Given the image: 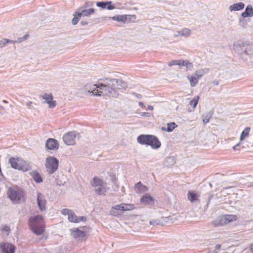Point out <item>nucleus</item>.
Returning <instances> with one entry per match:
<instances>
[{"mask_svg": "<svg viewBox=\"0 0 253 253\" xmlns=\"http://www.w3.org/2000/svg\"><path fill=\"white\" fill-rule=\"evenodd\" d=\"M91 92L94 95L116 97L118 90H125L127 83L122 79L114 78L99 79Z\"/></svg>", "mask_w": 253, "mask_h": 253, "instance_id": "1", "label": "nucleus"}, {"mask_svg": "<svg viewBox=\"0 0 253 253\" xmlns=\"http://www.w3.org/2000/svg\"><path fill=\"white\" fill-rule=\"evenodd\" d=\"M29 224L31 230L37 235H42L45 230V223L42 217L37 215L29 219Z\"/></svg>", "mask_w": 253, "mask_h": 253, "instance_id": "2", "label": "nucleus"}, {"mask_svg": "<svg viewBox=\"0 0 253 253\" xmlns=\"http://www.w3.org/2000/svg\"><path fill=\"white\" fill-rule=\"evenodd\" d=\"M137 141L138 143L150 146L154 149L160 148L161 145L158 138L152 135L141 134L137 137Z\"/></svg>", "mask_w": 253, "mask_h": 253, "instance_id": "3", "label": "nucleus"}, {"mask_svg": "<svg viewBox=\"0 0 253 253\" xmlns=\"http://www.w3.org/2000/svg\"><path fill=\"white\" fill-rule=\"evenodd\" d=\"M7 195L12 201L16 203L25 200L23 190L16 186L9 188L7 191Z\"/></svg>", "mask_w": 253, "mask_h": 253, "instance_id": "4", "label": "nucleus"}, {"mask_svg": "<svg viewBox=\"0 0 253 253\" xmlns=\"http://www.w3.org/2000/svg\"><path fill=\"white\" fill-rule=\"evenodd\" d=\"M9 163L10 164L11 167L15 169L27 171L30 169V165L25 161L19 157L10 158L9 160Z\"/></svg>", "mask_w": 253, "mask_h": 253, "instance_id": "5", "label": "nucleus"}, {"mask_svg": "<svg viewBox=\"0 0 253 253\" xmlns=\"http://www.w3.org/2000/svg\"><path fill=\"white\" fill-rule=\"evenodd\" d=\"M61 212L63 215H68V220L72 223H78L81 222H85L86 220L85 216H77L72 210L69 209H63Z\"/></svg>", "mask_w": 253, "mask_h": 253, "instance_id": "6", "label": "nucleus"}, {"mask_svg": "<svg viewBox=\"0 0 253 253\" xmlns=\"http://www.w3.org/2000/svg\"><path fill=\"white\" fill-rule=\"evenodd\" d=\"M59 161L54 157H48L45 161V168L47 171L50 173H53L58 168Z\"/></svg>", "mask_w": 253, "mask_h": 253, "instance_id": "7", "label": "nucleus"}, {"mask_svg": "<svg viewBox=\"0 0 253 253\" xmlns=\"http://www.w3.org/2000/svg\"><path fill=\"white\" fill-rule=\"evenodd\" d=\"M85 229H88L86 226L80 228H72L70 230L71 236L76 240H83L86 237L87 231Z\"/></svg>", "mask_w": 253, "mask_h": 253, "instance_id": "8", "label": "nucleus"}, {"mask_svg": "<svg viewBox=\"0 0 253 253\" xmlns=\"http://www.w3.org/2000/svg\"><path fill=\"white\" fill-rule=\"evenodd\" d=\"M1 253H14L16 250L15 246L9 243H1L0 244Z\"/></svg>", "mask_w": 253, "mask_h": 253, "instance_id": "9", "label": "nucleus"}, {"mask_svg": "<svg viewBox=\"0 0 253 253\" xmlns=\"http://www.w3.org/2000/svg\"><path fill=\"white\" fill-rule=\"evenodd\" d=\"M76 137V134L74 132H69L63 136V138L67 145H71L75 144Z\"/></svg>", "mask_w": 253, "mask_h": 253, "instance_id": "10", "label": "nucleus"}, {"mask_svg": "<svg viewBox=\"0 0 253 253\" xmlns=\"http://www.w3.org/2000/svg\"><path fill=\"white\" fill-rule=\"evenodd\" d=\"M203 74L200 71H197L195 73L194 75L188 76L190 85L191 86H195L198 84V80L202 77Z\"/></svg>", "mask_w": 253, "mask_h": 253, "instance_id": "11", "label": "nucleus"}, {"mask_svg": "<svg viewBox=\"0 0 253 253\" xmlns=\"http://www.w3.org/2000/svg\"><path fill=\"white\" fill-rule=\"evenodd\" d=\"M227 223L228 222L225 215L218 217L211 222V224L214 227L221 226Z\"/></svg>", "mask_w": 253, "mask_h": 253, "instance_id": "12", "label": "nucleus"}, {"mask_svg": "<svg viewBox=\"0 0 253 253\" xmlns=\"http://www.w3.org/2000/svg\"><path fill=\"white\" fill-rule=\"evenodd\" d=\"M45 146L49 150H57L59 147V143L56 139L49 138L46 141Z\"/></svg>", "mask_w": 253, "mask_h": 253, "instance_id": "13", "label": "nucleus"}, {"mask_svg": "<svg viewBox=\"0 0 253 253\" xmlns=\"http://www.w3.org/2000/svg\"><path fill=\"white\" fill-rule=\"evenodd\" d=\"M123 208L121 204L113 206L110 210V214L115 216L122 214L124 212Z\"/></svg>", "mask_w": 253, "mask_h": 253, "instance_id": "14", "label": "nucleus"}, {"mask_svg": "<svg viewBox=\"0 0 253 253\" xmlns=\"http://www.w3.org/2000/svg\"><path fill=\"white\" fill-rule=\"evenodd\" d=\"M37 201L40 210L42 211H45L46 210V201L43 195L40 193L38 194Z\"/></svg>", "mask_w": 253, "mask_h": 253, "instance_id": "15", "label": "nucleus"}, {"mask_svg": "<svg viewBox=\"0 0 253 253\" xmlns=\"http://www.w3.org/2000/svg\"><path fill=\"white\" fill-rule=\"evenodd\" d=\"M42 98L45 100L46 102L48 104L49 108H52L56 106V102L55 100H53V96L51 94L44 93L42 96Z\"/></svg>", "mask_w": 253, "mask_h": 253, "instance_id": "16", "label": "nucleus"}, {"mask_svg": "<svg viewBox=\"0 0 253 253\" xmlns=\"http://www.w3.org/2000/svg\"><path fill=\"white\" fill-rule=\"evenodd\" d=\"M140 203L145 205L154 203V199L149 194H144L140 199Z\"/></svg>", "mask_w": 253, "mask_h": 253, "instance_id": "17", "label": "nucleus"}, {"mask_svg": "<svg viewBox=\"0 0 253 253\" xmlns=\"http://www.w3.org/2000/svg\"><path fill=\"white\" fill-rule=\"evenodd\" d=\"M112 2L111 1L103 2L100 1L96 3V5L98 7H101L102 8H107L108 10H112L114 9L115 7L113 5L111 4Z\"/></svg>", "mask_w": 253, "mask_h": 253, "instance_id": "18", "label": "nucleus"}, {"mask_svg": "<svg viewBox=\"0 0 253 253\" xmlns=\"http://www.w3.org/2000/svg\"><path fill=\"white\" fill-rule=\"evenodd\" d=\"M242 16L245 18L253 16V9L251 5H248L245 11L242 13Z\"/></svg>", "mask_w": 253, "mask_h": 253, "instance_id": "19", "label": "nucleus"}, {"mask_svg": "<svg viewBox=\"0 0 253 253\" xmlns=\"http://www.w3.org/2000/svg\"><path fill=\"white\" fill-rule=\"evenodd\" d=\"M135 188L136 192L139 193L145 192L148 190L147 187L146 186L143 185L141 182H139L136 184L135 185Z\"/></svg>", "mask_w": 253, "mask_h": 253, "instance_id": "20", "label": "nucleus"}, {"mask_svg": "<svg viewBox=\"0 0 253 253\" xmlns=\"http://www.w3.org/2000/svg\"><path fill=\"white\" fill-rule=\"evenodd\" d=\"M91 185L94 187H97L99 186H102L105 185V183L103 182V180L97 176H95L93 178V181Z\"/></svg>", "mask_w": 253, "mask_h": 253, "instance_id": "21", "label": "nucleus"}, {"mask_svg": "<svg viewBox=\"0 0 253 253\" xmlns=\"http://www.w3.org/2000/svg\"><path fill=\"white\" fill-rule=\"evenodd\" d=\"M245 4L243 2H239L237 3H234L233 5L230 6V10L231 11H237L240 10L244 8Z\"/></svg>", "mask_w": 253, "mask_h": 253, "instance_id": "22", "label": "nucleus"}, {"mask_svg": "<svg viewBox=\"0 0 253 253\" xmlns=\"http://www.w3.org/2000/svg\"><path fill=\"white\" fill-rule=\"evenodd\" d=\"M199 196L197 193L193 191H189L187 193V198L191 203L197 201L198 199Z\"/></svg>", "mask_w": 253, "mask_h": 253, "instance_id": "23", "label": "nucleus"}, {"mask_svg": "<svg viewBox=\"0 0 253 253\" xmlns=\"http://www.w3.org/2000/svg\"><path fill=\"white\" fill-rule=\"evenodd\" d=\"M121 204L122 207H123V209L124 211L133 210L135 208V205L132 204L122 203Z\"/></svg>", "mask_w": 253, "mask_h": 253, "instance_id": "24", "label": "nucleus"}, {"mask_svg": "<svg viewBox=\"0 0 253 253\" xmlns=\"http://www.w3.org/2000/svg\"><path fill=\"white\" fill-rule=\"evenodd\" d=\"M80 13V15L83 16H87L90 15L94 13V9L93 8H89L82 11Z\"/></svg>", "mask_w": 253, "mask_h": 253, "instance_id": "25", "label": "nucleus"}, {"mask_svg": "<svg viewBox=\"0 0 253 253\" xmlns=\"http://www.w3.org/2000/svg\"><path fill=\"white\" fill-rule=\"evenodd\" d=\"M250 129V127H247L244 129L240 135V139L241 141L244 140L246 137L249 136Z\"/></svg>", "mask_w": 253, "mask_h": 253, "instance_id": "26", "label": "nucleus"}, {"mask_svg": "<svg viewBox=\"0 0 253 253\" xmlns=\"http://www.w3.org/2000/svg\"><path fill=\"white\" fill-rule=\"evenodd\" d=\"M112 19L115 21H122L123 23H125L127 19V17L126 15H119L113 16L112 17Z\"/></svg>", "mask_w": 253, "mask_h": 253, "instance_id": "27", "label": "nucleus"}, {"mask_svg": "<svg viewBox=\"0 0 253 253\" xmlns=\"http://www.w3.org/2000/svg\"><path fill=\"white\" fill-rule=\"evenodd\" d=\"M32 177H33L34 180L38 183L41 182L42 181V179L41 176L40 175V174L39 173H38L37 172H33Z\"/></svg>", "mask_w": 253, "mask_h": 253, "instance_id": "28", "label": "nucleus"}, {"mask_svg": "<svg viewBox=\"0 0 253 253\" xmlns=\"http://www.w3.org/2000/svg\"><path fill=\"white\" fill-rule=\"evenodd\" d=\"M96 192L99 195L105 194L106 192V188L105 187V185L97 187V188L95 189Z\"/></svg>", "mask_w": 253, "mask_h": 253, "instance_id": "29", "label": "nucleus"}, {"mask_svg": "<svg viewBox=\"0 0 253 253\" xmlns=\"http://www.w3.org/2000/svg\"><path fill=\"white\" fill-rule=\"evenodd\" d=\"M225 215L226 216L228 223L232 221H236L238 219V217L236 215L226 214Z\"/></svg>", "mask_w": 253, "mask_h": 253, "instance_id": "30", "label": "nucleus"}, {"mask_svg": "<svg viewBox=\"0 0 253 253\" xmlns=\"http://www.w3.org/2000/svg\"><path fill=\"white\" fill-rule=\"evenodd\" d=\"M177 126V125L174 122L168 123L167 124V131L168 132L172 131Z\"/></svg>", "mask_w": 253, "mask_h": 253, "instance_id": "31", "label": "nucleus"}, {"mask_svg": "<svg viewBox=\"0 0 253 253\" xmlns=\"http://www.w3.org/2000/svg\"><path fill=\"white\" fill-rule=\"evenodd\" d=\"M179 36L188 37L190 35V30L188 29H184L181 31L178 32Z\"/></svg>", "mask_w": 253, "mask_h": 253, "instance_id": "32", "label": "nucleus"}, {"mask_svg": "<svg viewBox=\"0 0 253 253\" xmlns=\"http://www.w3.org/2000/svg\"><path fill=\"white\" fill-rule=\"evenodd\" d=\"M15 41H10L6 39H4L1 41H0V48H2L4 46H5L7 43H15Z\"/></svg>", "mask_w": 253, "mask_h": 253, "instance_id": "33", "label": "nucleus"}, {"mask_svg": "<svg viewBox=\"0 0 253 253\" xmlns=\"http://www.w3.org/2000/svg\"><path fill=\"white\" fill-rule=\"evenodd\" d=\"M182 63H183V62H182V60H173L170 61L168 63V65L169 67H171V66H174V65H176L180 66V65H181Z\"/></svg>", "mask_w": 253, "mask_h": 253, "instance_id": "34", "label": "nucleus"}, {"mask_svg": "<svg viewBox=\"0 0 253 253\" xmlns=\"http://www.w3.org/2000/svg\"><path fill=\"white\" fill-rule=\"evenodd\" d=\"M81 16H82L81 15H80L79 12V13L76 12V14L74 15V17L72 19L73 24H74V25L77 24L78 23Z\"/></svg>", "mask_w": 253, "mask_h": 253, "instance_id": "35", "label": "nucleus"}, {"mask_svg": "<svg viewBox=\"0 0 253 253\" xmlns=\"http://www.w3.org/2000/svg\"><path fill=\"white\" fill-rule=\"evenodd\" d=\"M199 99V97L197 96L195 98H194L193 99H192L190 102L189 104L191 106H193V108H194L197 105L198 101Z\"/></svg>", "mask_w": 253, "mask_h": 253, "instance_id": "36", "label": "nucleus"}, {"mask_svg": "<svg viewBox=\"0 0 253 253\" xmlns=\"http://www.w3.org/2000/svg\"><path fill=\"white\" fill-rule=\"evenodd\" d=\"M182 62H183V63H182L181 65L185 66L187 68H190V67H192V66H193L192 63L189 62L187 60L184 61V60H182Z\"/></svg>", "mask_w": 253, "mask_h": 253, "instance_id": "37", "label": "nucleus"}, {"mask_svg": "<svg viewBox=\"0 0 253 253\" xmlns=\"http://www.w3.org/2000/svg\"><path fill=\"white\" fill-rule=\"evenodd\" d=\"M1 231L2 232H6L7 233V234L8 235L10 232V228L9 227L7 226H4L2 229H1Z\"/></svg>", "mask_w": 253, "mask_h": 253, "instance_id": "38", "label": "nucleus"}, {"mask_svg": "<svg viewBox=\"0 0 253 253\" xmlns=\"http://www.w3.org/2000/svg\"><path fill=\"white\" fill-rule=\"evenodd\" d=\"M29 35L28 34L25 35L24 36H23L22 38L20 39V42H22L23 41H25L27 40V39L29 37Z\"/></svg>", "mask_w": 253, "mask_h": 253, "instance_id": "39", "label": "nucleus"}, {"mask_svg": "<svg viewBox=\"0 0 253 253\" xmlns=\"http://www.w3.org/2000/svg\"><path fill=\"white\" fill-rule=\"evenodd\" d=\"M149 223L151 225H155L156 224H157L156 221L155 220L150 221Z\"/></svg>", "mask_w": 253, "mask_h": 253, "instance_id": "40", "label": "nucleus"}, {"mask_svg": "<svg viewBox=\"0 0 253 253\" xmlns=\"http://www.w3.org/2000/svg\"><path fill=\"white\" fill-rule=\"evenodd\" d=\"M203 122L205 124L208 123L209 122V119H208V118L203 119Z\"/></svg>", "mask_w": 253, "mask_h": 253, "instance_id": "41", "label": "nucleus"}, {"mask_svg": "<svg viewBox=\"0 0 253 253\" xmlns=\"http://www.w3.org/2000/svg\"><path fill=\"white\" fill-rule=\"evenodd\" d=\"M139 105L140 106H141L142 108L145 107V106L144 105V103L142 102H139Z\"/></svg>", "mask_w": 253, "mask_h": 253, "instance_id": "42", "label": "nucleus"}, {"mask_svg": "<svg viewBox=\"0 0 253 253\" xmlns=\"http://www.w3.org/2000/svg\"><path fill=\"white\" fill-rule=\"evenodd\" d=\"M215 248L216 250H219L221 248V245L219 244L216 245Z\"/></svg>", "mask_w": 253, "mask_h": 253, "instance_id": "43", "label": "nucleus"}, {"mask_svg": "<svg viewBox=\"0 0 253 253\" xmlns=\"http://www.w3.org/2000/svg\"><path fill=\"white\" fill-rule=\"evenodd\" d=\"M148 109L149 110L152 111V110H153L154 108H153V107L152 106L149 105V106H148Z\"/></svg>", "mask_w": 253, "mask_h": 253, "instance_id": "44", "label": "nucleus"}, {"mask_svg": "<svg viewBox=\"0 0 253 253\" xmlns=\"http://www.w3.org/2000/svg\"><path fill=\"white\" fill-rule=\"evenodd\" d=\"M250 251L253 253V244H252L250 247Z\"/></svg>", "mask_w": 253, "mask_h": 253, "instance_id": "45", "label": "nucleus"}, {"mask_svg": "<svg viewBox=\"0 0 253 253\" xmlns=\"http://www.w3.org/2000/svg\"><path fill=\"white\" fill-rule=\"evenodd\" d=\"M239 145V144H236V145H235L233 147V149L234 150H236V147Z\"/></svg>", "mask_w": 253, "mask_h": 253, "instance_id": "46", "label": "nucleus"}, {"mask_svg": "<svg viewBox=\"0 0 253 253\" xmlns=\"http://www.w3.org/2000/svg\"><path fill=\"white\" fill-rule=\"evenodd\" d=\"M3 102L5 103H8L7 101L6 100H3Z\"/></svg>", "mask_w": 253, "mask_h": 253, "instance_id": "47", "label": "nucleus"}, {"mask_svg": "<svg viewBox=\"0 0 253 253\" xmlns=\"http://www.w3.org/2000/svg\"><path fill=\"white\" fill-rule=\"evenodd\" d=\"M1 108V106H0V108Z\"/></svg>", "mask_w": 253, "mask_h": 253, "instance_id": "48", "label": "nucleus"}]
</instances>
